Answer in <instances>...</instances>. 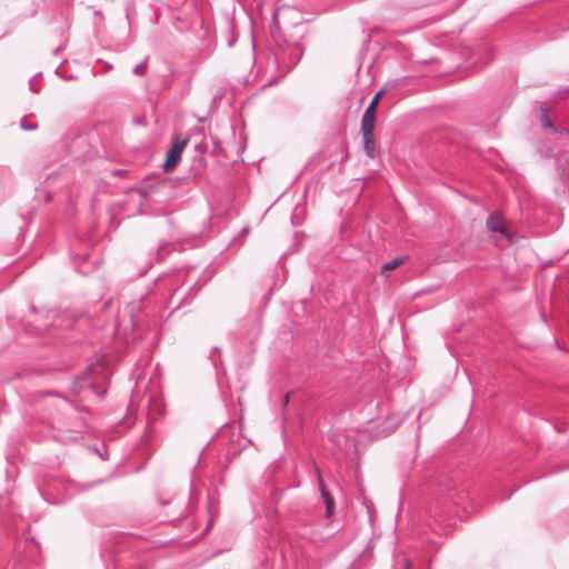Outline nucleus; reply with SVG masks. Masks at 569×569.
Segmentation results:
<instances>
[{
	"instance_id": "f257e3e1",
	"label": "nucleus",
	"mask_w": 569,
	"mask_h": 569,
	"mask_svg": "<svg viewBox=\"0 0 569 569\" xmlns=\"http://www.w3.org/2000/svg\"><path fill=\"white\" fill-rule=\"evenodd\" d=\"M189 139L184 138L181 140H177L173 146L170 148L167 154V160L163 164V169L166 172H170L173 170V168L178 164L180 161L181 154L184 150V148L188 144Z\"/></svg>"
},
{
	"instance_id": "f03ea898",
	"label": "nucleus",
	"mask_w": 569,
	"mask_h": 569,
	"mask_svg": "<svg viewBox=\"0 0 569 569\" xmlns=\"http://www.w3.org/2000/svg\"><path fill=\"white\" fill-rule=\"evenodd\" d=\"M487 228L492 232H499L500 234L509 238V231L507 229L506 222L501 214L493 213L490 214L487 219Z\"/></svg>"
},
{
	"instance_id": "7ed1b4c3",
	"label": "nucleus",
	"mask_w": 569,
	"mask_h": 569,
	"mask_svg": "<svg viewBox=\"0 0 569 569\" xmlns=\"http://www.w3.org/2000/svg\"><path fill=\"white\" fill-rule=\"evenodd\" d=\"M376 120V111H371V108H367L361 118V132L373 131Z\"/></svg>"
},
{
	"instance_id": "20e7f679",
	"label": "nucleus",
	"mask_w": 569,
	"mask_h": 569,
	"mask_svg": "<svg viewBox=\"0 0 569 569\" xmlns=\"http://www.w3.org/2000/svg\"><path fill=\"white\" fill-rule=\"evenodd\" d=\"M363 138V149L368 157L373 158L375 151H376V143H375V137L373 131L369 132H361Z\"/></svg>"
},
{
	"instance_id": "39448f33",
	"label": "nucleus",
	"mask_w": 569,
	"mask_h": 569,
	"mask_svg": "<svg viewBox=\"0 0 569 569\" xmlns=\"http://www.w3.org/2000/svg\"><path fill=\"white\" fill-rule=\"evenodd\" d=\"M319 485H320L321 496H322L323 501L326 503V512H327V516L329 517L332 513V511H333V506H335L333 499L326 491L320 477H319Z\"/></svg>"
},
{
	"instance_id": "423d86ee",
	"label": "nucleus",
	"mask_w": 569,
	"mask_h": 569,
	"mask_svg": "<svg viewBox=\"0 0 569 569\" xmlns=\"http://www.w3.org/2000/svg\"><path fill=\"white\" fill-rule=\"evenodd\" d=\"M406 261V258L405 257H398V258H395L388 262H386L382 268H381V272H386V271H391V270H395L396 268H398L399 266H401L403 262Z\"/></svg>"
},
{
	"instance_id": "0eeeda50",
	"label": "nucleus",
	"mask_w": 569,
	"mask_h": 569,
	"mask_svg": "<svg viewBox=\"0 0 569 569\" xmlns=\"http://www.w3.org/2000/svg\"><path fill=\"white\" fill-rule=\"evenodd\" d=\"M147 69H148V64H147V60H144L143 62H141L134 67L133 73L136 76H143V74H146Z\"/></svg>"
},
{
	"instance_id": "6e6552de",
	"label": "nucleus",
	"mask_w": 569,
	"mask_h": 569,
	"mask_svg": "<svg viewBox=\"0 0 569 569\" xmlns=\"http://www.w3.org/2000/svg\"><path fill=\"white\" fill-rule=\"evenodd\" d=\"M382 90H380L375 97L373 99L371 100V102L369 103V106L367 108H371V111H376V108H377V104L379 102V99L382 94Z\"/></svg>"
},
{
	"instance_id": "1a4fd4ad",
	"label": "nucleus",
	"mask_w": 569,
	"mask_h": 569,
	"mask_svg": "<svg viewBox=\"0 0 569 569\" xmlns=\"http://www.w3.org/2000/svg\"><path fill=\"white\" fill-rule=\"evenodd\" d=\"M161 407H162L161 401L159 399H154L153 402L151 403V411L153 409H157L158 413L161 415Z\"/></svg>"
},
{
	"instance_id": "9d476101",
	"label": "nucleus",
	"mask_w": 569,
	"mask_h": 569,
	"mask_svg": "<svg viewBox=\"0 0 569 569\" xmlns=\"http://www.w3.org/2000/svg\"><path fill=\"white\" fill-rule=\"evenodd\" d=\"M542 127H543L545 129L553 130V126H552V123H551L550 119H549L547 116H545V118H543V120H542Z\"/></svg>"
},
{
	"instance_id": "9b49d317",
	"label": "nucleus",
	"mask_w": 569,
	"mask_h": 569,
	"mask_svg": "<svg viewBox=\"0 0 569 569\" xmlns=\"http://www.w3.org/2000/svg\"><path fill=\"white\" fill-rule=\"evenodd\" d=\"M21 128L24 130H34L38 128V126L36 123L27 124L24 122H21Z\"/></svg>"
},
{
	"instance_id": "f8f14e48",
	"label": "nucleus",
	"mask_w": 569,
	"mask_h": 569,
	"mask_svg": "<svg viewBox=\"0 0 569 569\" xmlns=\"http://www.w3.org/2000/svg\"><path fill=\"white\" fill-rule=\"evenodd\" d=\"M410 567H411V565H410V562H408V565H407V569H410Z\"/></svg>"
}]
</instances>
